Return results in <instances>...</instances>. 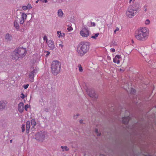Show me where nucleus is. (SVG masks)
<instances>
[{"mask_svg":"<svg viewBox=\"0 0 156 156\" xmlns=\"http://www.w3.org/2000/svg\"><path fill=\"white\" fill-rule=\"evenodd\" d=\"M90 45L89 42H81L77 48V51L79 55L82 56L87 53L89 51Z\"/></svg>","mask_w":156,"mask_h":156,"instance_id":"1","label":"nucleus"},{"mask_svg":"<svg viewBox=\"0 0 156 156\" xmlns=\"http://www.w3.org/2000/svg\"><path fill=\"white\" fill-rule=\"evenodd\" d=\"M61 64L58 60L53 61L51 64V68L52 73L55 76L58 74L60 71Z\"/></svg>","mask_w":156,"mask_h":156,"instance_id":"2","label":"nucleus"},{"mask_svg":"<svg viewBox=\"0 0 156 156\" xmlns=\"http://www.w3.org/2000/svg\"><path fill=\"white\" fill-rule=\"evenodd\" d=\"M146 29L142 28L138 30L137 33H136L135 37L138 40L144 41L147 39V36Z\"/></svg>","mask_w":156,"mask_h":156,"instance_id":"3","label":"nucleus"},{"mask_svg":"<svg viewBox=\"0 0 156 156\" xmlns=\"http://www.w3.org/2000/svg\"><path fill=\"white\" fill-rule=\"evenodd\" d=\"M45 134L44 132L41 131L38 132L35 135V139L40 141L43 142L44 140Z\"/></svg>","mask_w":156,"mask_h":156,"instance_id":"4","label":"nucleus"},{"mask_svg":"<svg viewBox=\"0 0 156 156\" xmlns=\"http://www.w3.org/2000/svg\"><path fill=\"white\" fill-rule=\"evenodd\" d=\"M135 11L132 8V6H129L128 9L127 11L126 12V16L129 18H132V17L134 16L136 12H134Z\"/></svg>","mask_w":156,"mask_h":156,"instance_id":"5","label":"nucleus"},{"mask_svg":"<svg viewBox=\"0 0 156 156\" xmlns=\"http://www.w3.org/2000/svg\"><path fill=\"white\" fill-rule=\"evenodd\" d=\"M16 51L19 54V55L21 58H23L25 56L27 53V50L26 48L23 47H19L17 49Z\"/></svg>","mask_w":156,"mask_h":156,"instance_id":"6","label":"nucleus"},{"mask_svg":"<svg viewBox=\"0 0 156 156\" xmlns=\"http://www.w3.org/2000/svg\"><path fill=\"white\" fill-rule=\"evenodd\" d=\"M80 34L82 37H87L89 35V31L87 28L84 27L80 31Z\"/></svg>","mask_w":156,"mask_h":156,"instance_id":"7","label":"nucleus"},{"mask_svg":"<svg viewBox=\"0 0 156 156\" xmlns=\"http://www.w3.org/2000/svg\"><path fill=\"white\" fill-rule=\"evenodd\" d=\"M11 57L12 59L15 61L19 60V58H21L19 54L16 51V49L12 53Z\"/></svg>","mask_w":156,"mask_h":156,"instance_id":"8","label":"nucleus"},{"mask_svg":"<svg viewBox=\"0 0 156 156\" xmlns=\"http://www.w3.org/2000/svg\"><path fill=\"white\" fill-rule=\"evenodd\" d=\"M88 95L91 98H97L98 96V94L95 93L94 90L92 89L89 90Z\"/></svg>","mask_w":156,"mask_h":156,"instance_id":"9","label":"nucleus"},{"mask_svg":"<svg viewBox=\"0 0 156 156\" xmlns=\"http://www.w3.org/2000/svg\"><path fill=\"white\" fill-rule=\"evenodd\" d=\"M131 119L129 116L123 117L122 118V122L125 124H127L129 121Z\"/></svg>","mask_w":156,"mask_h":156,"instance_id":"10","label":"nucleus"},{"mask_svg":"<svg viewBox=\"0 0 156 156\" xmlns=\"http://www.w3.org/2000/svg\"><path fill=\"white\" fill-rule=\"evenodd\" d=\"M24 104L23 102H20L18 105V109L20 113H22L24 111Z\"/></svg>","mask_w":156,"mask_h":156,"instance_id":"11","label":"nucleus"},{"mask_svg":"<svg viewBox=\"0 0 156 156\" xmlns=\"http://www.w3.org/2000/svg\"><path fill=\"white\" fill-rule=\"evenodd\" d=\"M132 7L134 10L136 12L140 8L141 6L138 3L136 2L132 6Z\"/></svg>","mask_w":156,"mask_h":156,"instance_id":"12","label":"nucleus"},{"mask_svg":"<svg viewBox=\"0 0 156 156\" xmlns=\"http://www.w3.org/2000/svg\"><path fill=\"white\" fill-rule=\"evenodd\" d=\"M48 44L51 50H53L55 48L54 42L52 40H49L48 42Z\"/></svg>","mask_w":156,"mask_h":156,"instance_id":"13","label":"nucleus"},{"mask_svg":"<svg viewBox=\"0 0 156 156\" xmlns=\"http://www.w3.org/2000/svg\"><path fill=\"white\" fill-rule=\"evenodd\" d=\"M18 18L16 16V17L15 18V20L14 21V27L16 28V29L17 30H18L20 28V26L18 23L17 22L18 21L17 19Z\"/></svg>","mask_w":156,"mask_h":156,"instance_id":"14","label":"nucleus"},{"mask_svg":"<svg viewBox=\"0 0 156 156\" xmlns=\"http://www.w3.org/2000/svg\"><path fill=\"white\" fill-rule=\"evenodd\" d=\"M30 122L29 121H27L26 122V131L27 134L29 133V129L30 126Z\"/></svg>","mask_w":156,"mask_h":156,"instance_id":"15","label":"nucleus"},{"mask_svg":"<svg viewBox=\"0 0 156 156\" xmlns=\"http://www.w3.org/2000/svg\"><path fill=\"white\" fill-rule=\"evenodd\" d=\"M6 106V103L3 101H0V110L4 109Z\"/></svg>","mask_w":156,"mask_h":156,"instance_id":"16","label":"nucleus"},{"mask_svg":"<svg viewBox=\"0 0 156 156\" xmlns=\"http://www.w3.org/2000/svg\"><path fill=\"white\" fill-rule=\"evenodd\" d=\"M124 51L128 55L130 54L131 51V50L127 47L125 48L124 49Z\"/></svg>","mask_w":156,"mask_h":156,"instance_id":"17","label":"nucleus"},{"mask_svg":"<svg viewBox=\"0 0 156 156\" xmlns=\"http://www.w3.org/2000/svg\"><path fill=\"white\" fill-rule=\"evenodd\" d=\"M20 13L22 15L21 18H22V20H25L27 18V14H25L24 13H23V12L22 13V12H20Z\"/></svg>","mask_w":156,"mask_h":156,"instance_id":"18","label":"nucleus"},{"mask_svg":"<svg viewBox=\"0 0 156 156\" xmlns=\"http://www.w3.org/2000/svg\"><path fill=\"white\" fill-rule=\"evenodd\" d=\"M58 14L59 17H62L63 13L62 9H59L58 10Z\"/></svg>","mask_w":156,"mask_h":156,"instance_id":"19","label":"nucleus"},{"mask_svg":"<svg viewBox=\"0 0 156 156\" xmlns=\"http://www.w3.org/2000/svg\"><path fill=\"white\" fill-rule=\"evenodd\" d=\"M11 36L8 33L5 35V38L8 40L10 41L11 40Z\"/></svg>","mask_w":156,"mask_h":156,"instance_id":"20","label":"nucleus"},{"mask_svg":"<svg viewBox=\"0 0 156 156\" xmlns=\"http://www.w3.org/2000/svg\"><path fill=\"white\" fill-rule=\"evenodd\" d=\"M31 126L34 127L36 125V122L35 119H32L31 121Z\"/></svg>","mask_w":156,"mask_h":156,"instance_id":"21","label":"nucleus"},{"mask_svg":"<svg viewBox=\"0 0 156 156\" xmlns=\"http://www.w3.org/2000/svg\"><path fill=\"white\" fill-rule=\"evenodd\" d=\"M99 35V33H97L95 34L94 35H93L91 36V38H93L94 39H96V37H97Z\"/></svg>","mask_w":156,"mask_h":156,"instance_id":"22","label":"nucleus"},{"mask_svg":"<svg viewBox=\"0 0 156 156\" xmlns=\"http://www.w3.org/2000/svg\"><path fill=\"white\" fill-rule=\"evenodd\" d=\"M136 90L133 88H131V90L130 93L132 94H134L136 93Z\"/></svg>","mask_w":156,"mask_h":156,"instance_id":"23","label":"nucleus"},{"mask_svg":"<svg viewBox=\"0 0 156 156\" xmlns=\"http://www.w3.org/2000/svg\"><path fill=\"white\" fill-rule=\"evenodd\" d=\"M34 74H32L31 72H30L29 75V77L31 79H33L34 77Z\"/></svg>","mask_w":156,"mask_h":156,"instance_id":"24","label":"nucleus"},{"mask_svg":"<svg viewBox=\"0 0 156 156\" xmlns=\"http://www.w3.org/2000/svg\"><path fill=\"white\" fill-rule=\"evenodd\" d=\"M30 105H28V104L24 106V109L26 110V111H27V109L28 108L30 107Z\"/></svg>","mask_w":156,"mask_h":156,"instance_id":"25","label":"nucleus"},{"mask_svg":"<svg viewBox=\"0 0 156 156\" xmlns=\"http://www.w3.org/2000/svg\"><path fill=\"white\" fill-rule=\"evenodd\" d=\"M25 125L24 124H23L22 126V132H23L25 130Z\"/></svg>","mask_w":156,"mask_h":156,"instance_id":"26","label":"nucleus"},{"mask_svg":"<svg viewBox=\"0 0 156 156\" xmlns=\"http://www.w3.org/2000/svg\"><path fill=\"white\" fill-rule=\"evenodd\" d=\"M78 66L79 67V70L80 72H82L83 71V69L81 67V65L80 64Z\"/></svg>","mask_w":156,"mask_h":156,"instance_id":"27","label":"nucleus"},{"mask_svg":"<svg viewBox=\"0 0 156 156\" xmlns=\"http://www.w3.org/2000/svg\"><path fill=\"white\" fill-rule=\"evenodd\" d=\"M112 45L114 46H117V42L115 41H113L112 42Z\"/></svg>","mask_w":156,"mask_h":156,"instance_id":"28","label":"nucleus"},{"mask_svg":"<svg viewBox=\"0 0 156 156\" xmlns=\"http://www.w3.org/2000/svg\"><path fill=\"white\" fill-rule=\"evenodd\" d=\"M27 6V9H30L32 8L31 4H28Z\"/></svg>","mask_w":156,"mask_h":156,"instance_id":"29","label":"nucleus"},{"mask_svg":"<svg viewBox=\"0 0 156 156\" xmlns=\"http://www.w3.org/2000/svg\"><path fill=\"white\" fill-rule=\"evenodd\" d=\"M31 72L32 74L34 75V73H36L37 72V69H34Z\"/></svg>","mask_w":156,"mask_h":156,"instance_id":"30","label":"nucleus"},{"mask_svg":"<svg viewBox=\"0 0 156 156\" xmlns=\"http://www.w3.org/2000/svg\"><path fill=\"white\" fill-rule=\"evenodd\" d=\"M28 84H27L26 85H24L23 86V87L25 89H26L29 86Z\"/></svg>","mask_w":156,"mask_h":156,"instance_id":"31","label":"nucleus"},{"mask_svg":"<svg viewBox=\"0 0 156 156\" xmlns=\"http://www.w3.org/2000/svg\"><path fill=\"white\" fill-rule=\"evenodd\" d=\"M67 29L69 31H70L73 30V28L71 26L68 27Z\"/></svg>","mask_w":156,"mask_h":156,"instance_id":"32","label":"nucleus"},{"mask_svg":"<svg viewBox=\"0 0 156 156\" xmlns=\"http://www.w3.org/2000/svg\"><path fill=\"white\" fill-rule=\"evenodd\" d=\"M150 23V21L149 20L147 19L145 22V23L147 25L148 24Z\"/></svg>","mask_w":156,"mask_h":156,"instance_id":"33","label":"nucleus"},{"mask_svg":"<svg viewBox=\"0 0 156 156\" xmlns=\"http://www.w3.org/2000/svg\"><path fill=\"white\" fill-rule=\"evenodd\" d=\"M43 39L44 40V41H45L46 42H47L48 41V38L47 36L46 35H45L43 37Z\"/></svg>","mask_w":156,"mask_h":156,"instance_id":"34","label":"nucleus"},{"mask_svg":"<svg viewBox=\"0 0 156 156\" xmlns=\"http://www.w3.org/2000/svg\"><path fill=\"white\" fill-rule=\"evenodd\" d=\"M22 9L24 10H26L27 9V7L26 6H22Z\"/></svg>","mask_w":156,"mask_h":156,"instance_id":"35","label":"nucleus"},{"mask_svg":"<svg viewBox=\"0 0 156 156\" xmlns=\"http://www.w3.org/2000/svg\"><path fill=\"white\" fill-rule=\"evenodd\" d=\"M21 95H22L21 96V98H22V99H24V98H25V96L24 94L23 93H21Z\"/></svg>","mask_w":156,"mask_h":156,"instance_id":"36","label":"nucleus"},{"mask_svg":"<svg viewBox=\"0 0 156 156\" xmlns=\"http://www.w3.org/2000/svg\"><path fill=\"white\" fill-rule=\"evenodd\" d=\"M57 34L58 35V37H60L61 36V31H57Z\"/></svg>","mask_w":156,"mask_h":156,"instance_id":"37","label":"nucleus"},{"mask_svg":"<svg viewBox=\"0 0 156 156\" xmlns=\"http://www.w3.org/2000/svg\"><path fill=\"white\" fill-rule=\"evenodd\" d=\"M115 57L116 58H118V59H119L121 57V56L120 55H116Z\"/></svg>","mask_w":156,"mask_h":156,"instance_id":"38","label":"nucleus"},{"mask_svg":"<svg viewBox=\"0 0 156 156\" xmlns=\"http://www.w3.org/2000/svg\"><path fill=\"white\" fill-rule=\"evenodd\" d=\"M119 30V28L118 27H116V29L114 31V34H115L116 33V31H118Z\"/></svg>","mask_w":156,"mask_h":156,"instance_id":"39","label":"nucleus"},{"mask_svg":"<svg viewBox=\"0 0 156 156\" xmlns=\"http://www.w3.org/2000/svg\"><path fill=\"white\" fill-rule=\"evenodd\" d=\"M64 148L65 150L66 151L69 150V148H68L66 146H65L64 147Z\"/></svg>","mask_w":156,"mask_h":156,"instance_id":"40","label":"nucleus"},{"mask_svg":"<svg viewBox=\"0 0 156 156\" xmlns=\"http://www.w3.org/2000/svg\"><path fill=\"white\" fill-rule=\"evenodd\" d=\"M25 20H22V19L20 20V24H23Z\"/></svg>","mask_w":156,"mask_h":156,"instance_id":"41","label":"nucleus"},{"mask_svg":"<svg viewBox=\"0 0 156 156\" xmlns=\"http://www.w3.org/2000/svg\"><path fill=\"white\" fill-rule=\"evenodd\" d=\"M5 0H0V4H2L5 2Z\"/></svg>","mask_w":156,"mask_h":156,"instance_id":"42","label":"nucleus"},{"mask_svg":"<svg viewBox=\"0 0 156 156\" xmlns=\"http://www.w3.org/2000/svg\"><path fill=\"white\" fill-rule=\"evenodd\" d=\"M45 52H47V54L46 55V57H48L49 55V54H50V52L49 51H45Z\"/></svg>","mask_w":156,"mask_h":156,"instance_id":"43","label":"nucleus"},{"mask_svg":"<svg viewBox=\"0 0 156 156\" xmlns=\"http://www.w3.org/2000/svg\"><path fill=\"white\" fill-rule=\"evenodd\" d=\"M116 60L117 58H116L115 57L113 59V62L114 63H116Z\"/></svg>","mask_w":156,"mask_h":156,"instance_id":"44","label":"nucleus"},{"mask_svg":"<svg viewBox=\"0 0 156 156\" xmlns=\"http://www.w3.org/2000/svg\"><path fill=\"white\" fill-rule=\"evenodd\" d=\"M31 21H30V20L29 21H27V25L28 26H29L30 25V22Z\"/></svg>","mask_w":156,"mask_h":156,"instance_id":"45","label":"nucleus"},{"mask_svg":"<svg viewBox=\"0 0 156 156\" xmlns=\"http://www.w3.org/2000/svg\"><path fill=\"white\" fill-rule=\"evenodd\" d=\"M111 51L112 52H114L115 51V49L114 48H112L111 49Z\"/></svg>","mask_w":156,"mask_h":156,"instance_id":"46","label":"nucleus"},{"mask_svg":"<svg viewBox=\"0 0 156 156\" xmlns=\"http://www.w3.org/2000/svg\"><path fill=\"white\" fill-rule=\"evenodd\" d=\"M123 151V152L122 154H124L126 156L127 155V153H126V151Z\"/></svg>","mask_w":156,"mask_h":156,"instance_id":"47","label":"nucleus"},{"mask_svg":"<svg viewBox=\"0 0 156 156\" xmlns=\"http://www.w3.org/2000/svg\"><path fill=\"white\" fill-rule=\"evenodd\" d=\"M91 24L92 26H94V27L95 26V23L94 22H91Z\"/></svg>","mask_w":156,"mask_h":156,"instance_id":"48","label":"nucleus"},{"mask_svg":"<svg viewBox=\"0 0 156 156\" xmlns=\"http://www.w3.org/2000/svg\"><path fill=\"white\" fill-rule=\"evenodd\" d=\"M107 59L109 60H110L111 59V58L109 56H107Z\"/></svg>","mask_w":156,"mask_h":156,"instance_id":"49","label":"nucleus"},{"mask_svg":"<svg viewBox=\"0 0 156 156\" xmlns=\"http://www.w3.org/2000/svg\"><path fill=\"white\" fill-rule=\"evenodd\" d=\"M61 36H62V37H64L65 36V33H63L62 34H61Z\"/></svg>","mask_w":156,"mask_h":156,"instance_id":"50","label":"nucleus"},{"mask_svg":"<svg viewBox=\"0 0 156 156\" xmlns=\"http://www.w3.org/2000/svg\"><path fill=\"white\" fill-rule=\"evenodd\" d=\"M59 46H61L62 48L63 47V45L61 44H60L59 45Z\"/></svg>","mask_w":156,"mask_h":156,"instance_id":"51","label":"nucleus"},{"mask_svg":"<svg viewBox=\"0 0 156 156\" xmlns=\"http://www.w3.org/2000/svg\"><path fill=\"white\" fill-rule=\"evenodd\" d=\"M120 62V61L119 60H118L116 62V63L117 64H119Z\"/></svg>","mask_w":156,"mask_h":156,"instance_id":"52","label":"nucleus"},{"mask_svg":"<svg viewBox=\"0 0 156 156\" xmlns=\"http://www.w3.org/2000/svg\"><path fill=\"white\" fill-rule=\"evenodd\" d=\"M83 121V120L82 119L80 120V123L81 124L82 123Z\"/></svg>","mask_w":156,"mask_h":156,"instance_id":"53","label":"nucleus"},{"mask_svg":"<svg viewBox=\"0 0 156 156\" xmlns=\"http://www.w3.org/2000/svg\"><path fill=\"white\" fill-rule=\"evenodd\" d=\"M95 132L97 133H98V130L97 129H95Z\"/></svg>","mask_w":156,"mask_h":156,"instance_id":"54","label":"nucleus"},{"mask_svg":"<svg viewBox=\"0 0 156 156\" xmlns=\"http://www.w3.org/2000/svg\"><path fill=\"white\" fill-rule=\"evenodd\" d=\"M77 118V117L75 116V115H74L73 116V118H74V119H76Z\"/></svg>","mask_w":156,"mask_h":156,"instance_id":"55","label":"nucleus"},{"mask_svg":"<svg viewBox=\"0 0 156 156\" xmlns=\"http://www.w3.org/2000/svg\"><path fill=\"white\" fill-rule=\"evenodd\" d=\"M43 2H44L45 3H47L48 2V0H44Z\"/></svg>","mask_w":156,"mask_h":156,"instance_id":"56","label":"nucleus"},{"mask_svg":"<svg viewBox=\"0 0 156 156\" xmlns=\"http://www.w3.org/2000/svg\"><path fill=\"white\" fill-rule=\"evenodd\" d=\"M128 140H129V141L131 139H130V138L129 137V136H128Z\"/></svg>","mask_w":156,"mask_h":156,"instance_id":"57","label":"nucleus"},{"mask_svg":"<svg viewBox=\"0 0 156 156\" xmlns=\"http://www.w3.org/2000/svg\"><path fill=\"white\" fill-rule=\"evenodd\" d=\"M100 156H105V155L103 154H100Z\"/></svg>","mask_w":156,"mask_h":156,"instance_id":"58","label":"nucleus"},{"mask_svg":"<svg viewBox=\"0 0 156 156\" xmlns=\"http://www.w3.org/2000/svg\"><path fill=\"white\" fill-rule=\"evenodd\" d=\"M120 70L122 71V72H123L125 70L124 69H120Z\"/></svg>","mask_w":156,"mask_h":156,"instance_id":"59","label":"nucleus"},{"mask_svg":"<svg viewBox=\"0 0 156 156\" xmlns=\"http://www.w3.org/2000/svg\"><path fill=\"white\" fill-rule=\"evenodd\" d=\"M76 115L77 116H79L80 115V114L79 113L76 114Z\"/></svg>","mask_w":156,"mask_h":156,"instance_id":"60","label":"nucleus"},{"mask_svg":"<svg viewBox=\"0 0 156 156\" xmlns=\"http://www.w3.org/2000/svg\"><path fill=\"white\" fill-rule=\"evenodd\" d=\"M39 1V0H38L37 1H36L35 2L36 3H38V1Z\"/></svg>","mask_w":156,"mask_h":156,"instance_id":"61","label":"nucleus"},{"mask_svg":"<svg viewBox=\"0 0 156 156\" xmlns=\"http://www.w3.org/2000/svg\"><path fill=\"white\" fill-rule=\"evenodd\" d=\"M12 140H10V143H12Z\"/></svg>","mask_w":156,"mask_h":156,"instance_id":"62","label":"nucleus"},{"mask_svg":"<svg viewBox=\"0 0 156 156\" xmlns=\"http://www.w3.org/2000/svg\"><path fill=\"white\" fill-rule=\"evenodd\" d=\"M64 146H61V148L62 149H63V148H64Z\"/></svg>","mask_w":156,"mask_h":156,"instance_id":"63","label":"nucleus"},{"mask_svg":"<svg viewBox=\"0 0 156 156\" xmlns=\"http://www.w3.org/2000/svg\"><path fill=\"white\" fill-rule=\"evenodd\" d=\"M147 156H152L150 154H147Z\"/></svg>","mask_w":156,"mask_h":156,"instance_id":"64","label":"nucleus"}]
</instances>
